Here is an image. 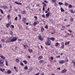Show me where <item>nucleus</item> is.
Wrapping results in <instances>:
<instances>
[{
    "mask_svg": "<svg viewBox=\"0 0 75 75\" xmlns=\"http://www.w3.org/2000/svg\"><path fill=\"white\" fill-rule=\"evenodd\" d=\"M0 11L2 14H4V12L1 9H0Z\"/></svg>",
    "mask_w": 75,
    "mask_h": 75,
    "instance_id": "nucleus-24",
    "label": "nucleus"
},
{
    "mask_svg": "<svg viewBox=\"0 0 75 75\" xmlns=\"http://www.w3.org/2000/svg\"><path fill=\"white\" fill-rule=\"evenodd\" d=\"M14 68L15 69H16V67H14Z\"/></svg>",
    "mask_w": 75,
    "mask_h": 75,
    "instance_id": "nucleus-60",
    "label": "nucleus"
},
{
    "mask_svg": "<svg viewBox=\"0 0 75 75\" xmlns=\"http://www.w3.org/2000/svg\"><path fill=\"white\" fill-rule=\"evenodd\" d=\"M67 45V42H65V45Z\"/></svg>",
    "mask_w": 75,
    "mask_h": 75,
    "instance_id": "nucleus-55",
    "label": "nucleus"
},
{
    "mask_svg": "<svg viewBox=\"0 0 75 75\" xmlns=\"http://www.w3.org/2000/svg\"><path fill=\"white\" fill-rule=\"evenodd\" d=\"M4 62H0V65H1L2 64H3Z\"/></svg>",
    "mask_w": 75,
    "mask_h": 75,
    "instance_id": "nucleus-40",
    "label": "nucleus"
},
{
    "mask_svg": "<svg viewBox=\"0 0 75 75\" xmlns=\"http://www.w3.org/2000/svg\"><path fill=\"white\" fill-rule=\"evenodd\" d=\"M15 20L17 21V17H16L15 18Z\"/></svg>",
    "mask_w": 75,
    "mask_h": 75,
    "instance_id": "nucleus-39",
    "label": "nucleus"
},
{
    "mask_svg": "<svg viewBox=\"0 0 75 75\" xmlns=\"http://www.w3.org/2000/svg\"><path fill=\"white\" fill-rule=\"evenodd\" d=\"M71 13H74V11L72 10H71L70 11Z\"/></svg>",
    "mask_w": 75,
    "mask_h": 75,
    "instance_id": "nucleus-25",
    "label": "nucleus"
},
{
    "mask_svg": "<svg viewBox=\"0 0 75 75\" xmlns=\"http://www.w3.org/2000/svg\"><path fill=\"white\" fill-rule=\"evenodd\" d=\"M42 58V56H40L38 58V60H40Z\"/></svg>",
    "mask_w": 75,
    "mask_h": 75,
    "instance_id": "nucleus-7",
    "label": "nucleus"
},
{
    "mask_svg": "<svg viewBox=\"0 0 75 75\" xmlns=\"http://www.w3.org/2000/svg\"><path fill=\"white\" fill-rule=\"evenodd\" d=\"M50 13L48 12V13L46 14V17L47 18V17H49V16H50Z\"/></svg>",
    "mask_w": 75,
    "mask_h": 75,
    "instance_id": "nucleus-6",
    "label": "nucleus"
},
{
    "mask_svg": "<svg viewBox=\"0 0 75 75\" xmlns=\"http://www.w3.org/2000/svg\"><path fill=\"white\" fill-rule=\"evenodd\" d=\"M24 69H26V70L28 69V67L27 66H25L24 68Z\"/></svg>",
    "mask_w": 75,
    "mask_h": 75,
    "instance_id": "nucleus-20",
    "label": "nucleus"
},
{
    "mask_svg": "<svg viewBox=\"0 0 75 75\" xmlns=\"http://www.w3.org/2000/svg\"><path fill=\"white\" fill-rule=\"evenodd\" d=\"M38 38H39V39L40 40H41V41H42L43 40L42 39V38H41V35H39L38 36Z\"/></svg>",
    "mask_w": 75,
    "mask_h": 75,
    "instance_id": "nucleus-4",
    "label": "nucleus"
},
{
    "mask_svg": "<svg viewBox=\"0 0 75 75\" xmlns=\"http://www.w3.org/2000/svg\"><path fill=\"white\" fill-rule=\"evenodd\" d=\"M30 57H31L30 56H28V58H30Z\"/></svg>",
    "mask_w": 75,
    "mask_h": 75,
    "instance_id": "nucleus-57",
    "label": "nucleus"
},
{
    "mask_svg": "<svg viewBox=\"0 0 75 75\" xmlns=\"http://www.w3.org/2000/svg\"><path fill=\"white\" fill-rule=\"evenodd\" d=\"M68 31H69L70 33H72V31L71 30H68Z\"/></svg>",
    "mask_w": 75,
    "mask_h": 75,
    "instance_id": "nucleus-38",
    "label": "nucleus"
},
{
    "mask_svg": "<svg viewBox=\"0 0 75 75\" xmlns=\"http://www.w3.org/2000/svg\"><path fill=\"white\" fill-rule=\"evenodd\" d=\"M4 8H7V6L6 5H4Z\"/></svg>",
    "mask_w": 75,
    "mask_h": 75,
    "instance_id": "nucleus-33",
    "label": "nucleus"
},
{
    "mask_svg": "<svg viewBox=\"0 0 75 75\" xmlns=\"http://www.w3.org/2000/svg\"><path fill=\"white\" fill-rule=\"evenodd\" d=\"M59 45L58 43L57 42L56 43V45H55V46H58Z\"/></svg>",
    "mask_w": 75,
    "mask_h": 75,
    "instance_id": "nucleus-37",
    "label": "nucleus"
},
{
    "mask_svg": "<svg viewBox=\"0 0 75 75\" xmlns=\"http://www.w3.org/2000/svg\"><path fill=\"white\" fill-rule=\"evenodd\" d=\"M54 33H51V34L52 35V34H54Z\"/></svg>",
    "mask_w": 75,
    "mask_h": 75,
    "instance_id": "nucleus-63",
    "label": "nucleus"
},
{
    "mask_svg": "<svg viewBox=\"0 0 75 75\" xmlns=\"http://www.w3.org/2000/svg\"><path fill=\"white\" fill-rule=\"evenodd\" d=\"M48 11H50V8H47V10Z\"/></svg>",
    "mask_w": 75,
    "mask_h": 75,
    "instance_id": "nucleus-53",
    "label": "nucleus"
},
{
    "mask_svg": "<svg viewBox=\"0 0 75 75\" xmlns=\"http://www.w3.org/2000/svg\"><path fill=\"white\" fill-rule=\"evenodd\" d=\"M70 20L71 22L74 21V19H73V18H70Z\"/></svg>",
    "mask_w": 75,
    "mask_h": 75,
    "instance_id": "nucleus-19",
    "label": "nucleus"
},
{
    "mask_svg": "<svg viewBox=\"0 0 75 75\" xmlns=\"http://www.w3.org/2000/svg\"><path fill=\"white\" fill-rule=\"evenodd\" d=\"M50 58L52 60H53V59H54V57H51Z\"/></svg>",
    "mask_w": 75,
    "mask_h": 75,
    "instance_id": "nucleus-44",
    "label": "nucleus"
},
{
    "mask_svg": "<svg viewBox=\"0 0 75 75\" xmlns=\"http://www.w3.org/2000/svg\"><path fill=\"white\" fill-rule=\"evenodd\" d=\"M68 3L67 2H65V6H68Z\"/></svg>",
    "mask_w": 75,
    "mask_h": 75,
    "instance_id": "nucleus-22",
    "label": "nucleus"
},
{
    "mask_svg": "<svg viewBox=\"0 0 75 75\" xmlns=\"http://www.w3.org/2000/svg\"><path fill=\"white\" fill-rule=\"evenodd\" d=\"M69 26H70V25H68L66 26V27H69Z\"/></svg>",
    "mask_w": 75,
    "mask_h": 75,
    "instance_id": "nucleus-56",
    "label": "nucleus"
},
{
    "mask_svg": "<svg viewBox=\"0 0 75 75\" xmlns=\"http://www.w3.org/2000/svg\"><path fill=\"white\" fill-rule=\"evenodd\" d=\"M41 32H43L44 31V28L42 27H41Z\"/></svg>",
    "mask_w": 75,
    "mask_h": 75,
    "instance_id": "nucleus-8",
    "label": "nucleus"
},
{
    "mask_svg": "<svg viewBox=\"0 0 75 75\" xmlns=\"http://www.w3.org/2000/svg\"><path fill=\"white\" fill-rule=\"evenodd\" d=\"M1 67H4V64H1Z\"/></svg>",
    "mask_w": 75,
    "mask_h": 75,
    "instance_id": "nucleus-54",
    "label": "nucleus"
},
{
    "mask_svg": "<svg viewBox=\"0 0 75 75\" xmlns=\"http://www.w3.org/2000/svg\"><path fill=\"white\" fill-rule=\"evenodd\" d=\"M16 62H18H18H19V59H16Z\"/></svg>",
    "mask_w": 75,
    "mask_h": 75,
    "instance_id": "nucleus-16",
    "label": "nucleus"
},
{
    "mask_svg": "<svg viewBox=\"0 0 75 75\" xmlns=\"http://www.w3.org/2000/svg\"><path fill=\"white\" fill-rule=\"evenodd\" d=\"M26 18H24L22 19V21L23 23H26Z\"/></svg>",
    "mask_w": 75,
    "mask_h": 75,
    "instance_id": "nucleus-3",
    "label": "nucleus"
},
{
    "mask_svg": "<svg viewBox=\"0 0 75 75\" xmlns=\"http://www.w3.org/2000/svg\"><path fill=\"white\" fill-rule=\"evenodd\" d=\"M23 62L25 64H27V62H26V60H23Z\"/></svg>",
    "mask_w": 75,
    "mask_h": 75,
    "instance_id": "nucleus-17",
    "label": "nucleus"
},
{
    "mask_svg": "<svg viewBox=\"0 0 75 75\" xmlns=\"http://www.w3.org/2000/svg\"><path fill=\"white\" fill-rule=\"evenodd\" d=\"M64 21H67V19H64Z\"/></svg>",
    "mask_w": 75,
    "mask_h": 75,
    "instance_id": "nucleus-62",
    "label": "nucleus"
},
{
    "mask_svg": "<svg viewBox=\"0 0 75 75\" xmlns=\"http://www.w3.org/2000/svg\"><path fill=\"white\" fill-rule=\"evenodd\" d=\"M61 10L62 12H64V10L62 8H61Z\"/></svg>",
    "mask_w": 75,
    "mask_h": 75,
    "instance_id": "nucleus-15",
    "label": "nucleus"
},
{
    "mask_svg": "<svg viewBox=\"0 0 75 75\" xmlns=\"http://www.w3.org/2000/svg\"><path fill=\"white\" fill-rule=\"evenodd\" d=\"M23 45V47H26V46L25 45Z\"/></svg>",
    "mask_w": 75,
    "mask_h": 75,
    "instance_id": "nucleus-52",
    "label": "nucleus"
},
{
    "mask_svg": "<svg viewBox=\"0 0 75 75\" xmlns=\"http://www.w3.org/2000/svg\"><path fill=\"white\" fill-rule=\"evenodd\" d=\"M0 57H1V58H2V59H5V57H4V56H0Z\"/></svg>",
    "mask_w": 75,
    "mask_h": 75,
    "instance_id": "nucleus-12",
    "label": "nucleus"
},
{
    "mask_svg": "<svg viewBox=\"0 0 75 75\" xmlns=\"http://www.w3.org/2000/svg\"><path fill=\"white\" fill-rule=\"evenodd\" d=\"M64 48V45H63V46H62V48Z\"/></svg>",
    "mask_w": 75,
    "mask_h": 75,
    "instance_id": "nucleus-45",
    "label": "nucleus"
},
{
    "mask_svg": "<svg viewBox=\"0 0 75 75\" xmlns=\"http://www.w3.org/2000/svg\"><path fill=\"white\" fill-rule=\"evenodd\" d=\"M44 6H47V5L45 4H44Z\"/></svg>",
    "mask_w": 75,
    "mask_h": 75,
    "instance_id": "nucleus-59",
    "label": "nucleus"
},
{
    "mask_svg": "<svg viewBox=\"0 0 75 75\" xmlns=\"http://www.w3.org/2000/svg\"><path fill=\"white\" fill-rule=\"evenodd\" d=\"M69 42H67V44H69Z\"/></svg>",
    "mask_w": 75,
    "mask_h": 75,
    "instance_id": "nucleus-58",
    "label": "nucleus"
},
{
    "mask_svg": "<svg viewBox=\"0 0 75 75\" xmlns=\"http://www.w3.org/2000/svg\"><path fill=\"white\" fill-rule=\"evenodd\" d=\"M37 22H35L34 23L33 25L34 26H35V25H37Z\"/></svg>",
    "mask_w": 75,
    "mask_h": 75,
    "instance_id": "nucleus-13",
    "label": "nucleus"
},
{
    "mask_svg": "<svg viewBox=\"0 0 75 75\" xmlns=\"http://www.w3.org/2000/svg\"><path fill=\"white\" fill-rule=\"evenodd\" d=\"M44 2L45 3H47V1H45V0L44 1Z\"/></svg>",
    "mask_w": 75,
    "mask_h": 75,
    "instance_id": "nucleus-46",
    "label": "nucleus"
},
{
    "mask_svg": "<svg viewBox=\"0 0 75 75\" xmlns=\"http://www.w3.org/2000/svg\"><path fill=\"white\" fill-rule=\"evenodd\" d=\"M6 66H8V61L6 60Z\"/></svg>",
    "mask_w": 75,
    "mask_h": 75,
    "instance_id": "nucleus-21",
    "label": "nucleus"
},
{
    "mask_svg": "<svg viewBox=\"0 0 75 75\" xmlns=\"http://www.w3.org/2000/svg\"><path fill=\"white\" fill-rule=\"evenodd\" d=\"M44 62V60H41L39 61V63L40 64H41V63H42V62Z\"/></svg>",
    "mask_w": 75,
    "mask_h": 75,
    "instance_id": "nucleus-14",
    "label": "nucleus"
},
{
    "mask_svg": "<svg viewBox=\"0 0 75 75\" xmlns=\"http://www.w3.org/2000/svg\"><path fill=\"white\" fill-rule=\"evenodd\" d=\"M73 64H74V66L75 67V62L74 61H72Z\"/></svg>",
    "mask_w": 75,
    "mask_h": 75,
    "instance_id": "nucleus-31",
    "label": "nucleus"
},
{
    "mask_svg": "<svg viewBox=\"0 0 75 75\" xmlns=\"http://www.w3.org/2000/svg\"><path fill=\"white\" fill-rule=\"evenodd\" d=\"M60 57V56L59 55L58 56H56V58H59Z\"/></svg>",
    "mask_w": 75,
    "mask_h": 75,
    "instance_id": "nucleus-43",
    "label": "nucleus"
},
{
    "mask_svg": "<svg viewBox=\"0 0 75 75\" xmlns=\"http://www.w3.org/2000/svg\"><path fill=\"white\" fill-rule=\"evenodd\" d=\"M5 41V40H4V39H2L1 40V42H4Z\"/></svg>",
    "mask_w": 75,
    "mask_h": 75,
    "instance_id": "nucleus-26",
    "label": "nucleus"
},
{
    "mask_svg": "<svg viewBox=\"0 0 75 75\" xmlns=\"http://www.w3.org/2000/svg\"><path fill=\"white\" fill-rule=\"evenodd\" d=\"M42 16L43 18H45V15H42Z\"/></svg>",
    "mask_w": 75,
    "mask_h": 75,
    "instance_id": "nucleus-41",
    "label": "nucleus"
},
{
    "mask_svg": "<svg viewBox=\"0 0 75 75\" xmlns=\"http://www.w3.org/2000/svg\"><path fill=\"white\" fill-rule=\"evenodd\" d=\"M9 26H10V24H9V23H8V24H7L6 26L7 28H8L9 27Z\"/></svg>",
    "mask_w": 75,
    "mask_h": 75,
    "instance_id": "nucleus-18",
    "label": "nucleus"
},
{
    "mask_svg": "<svg viewBox=\"0 0 75 75\" xmlns=\"http://www.w3.org/2000/svg\"><path fill=\"white\" fill-rule=\"evenodd\" d=\"M10 15H8L7 16V18L8 19V20H9V19L10 18Z\"/></svg>",
    "mask_w": 75,
    "mask_h": 75,
    "instance_id": "nucleus-29",
    "label": "nucleus"
},
{
    "mask_svg": "<svg viewBox=\"0 0 75 75\" xmlns=\"http://www.w3.org/2000/svg\"><path fill=\"white\" fill-rule=\"evenodd\" d=\"M59 4V5H63V3H62V2H59L58 3Z\"/></svg>",
    "mask_w": 75,
    "mask_h": 75,
    "instance_id": "nucleus-23",
    "label": "nucleus"
},
{
    "mask_svg": "<svg viewBox=\"0 0 75 75\" xmlns=\"http://www.w3.org/2000/svg\"><path fill=\"white\" fill-rule=\"evenodd\" d=\"M50 22H52V23H53V21H52V20H50Z\"/></svg>",
    "mask_w": 75,
    "mask_h": 75,
    "instance_id": "nucleus-48",
    "label": "nucleus"
},
{
    "mask_svg": "<svg viewBox=\"0 0 75 75\" xmlns=\"http://www.w3.org/2000/svg\"><path fill=\"white\" fill-rule=\"evenodd\" d=\"M34 17L35 18V19H37V16H35Z\"/></svg>",
    "mask_w": 75,
    "mask_h": 75,
    "instance_id": "nucleus-49",
    "label": "nucleus"
},
{
    "mask_svg": "<svg viewBox=\"0 0 75 75\" xmlns=\"http://www.w3.org/2000/svg\"><path fill=\"white\" fill-rule=\"evenodd\" d=\"M1 71V72H3V70H2V69L0 68V69Z\"/></svg>",
    "mask_w": 75,
    "mask_h": 75,
    "instance_id": "nucleus-51",
    "label": "nucleus"
},
{
    "mask_svg": "<svg viewBox=\"0 0 75 75\" xmlns=\"http://www.w3.org/2000/svg\"><path fill=\"white\" fill-rule=\"evenodd\" d=\"M57 70H60V67H59L58 68H57Z\"/></svg>",
    "mask_w": 75,
    "mask_h": 75,
    "instance_id": "nucleus-50",
    "label": "nucleus"
},
{
    "mask_svg": "<svg viewBox=\"0 0 75 75\" xmlns=\"http://www.w3.org/2000/svg\"><path fill=\"white\" fill-rule=\"evenodd\" d=\"M17 40V38H14L11 40L10 42H14V41H16Z\"/></svg>",
    "mask_w": 75,
    "mask_h": 75,
    "instance_id": "nucleus-2",
    "label": "nucleus"
},
{
    "mask_svg": "<svg viewBox=\"0 0 75 75\" xmlns=\"http://www.w3.org/2000/svg\"><path fill=\"white\" fill-rule=\"evenodd\" d=\"M20 65H22L23 66H24V64H23V62H21L20 63Z\"/></svg>",
    "mask_w": 75,
    "mask_h": 75,
    "instance_id": "nucleus-27",
    "label": "nucleus"
},
{
    "mask_svg": "<svg viewBox=\"0 0 75 75\" xmlns=\"http://www.w3.org/2000/svg\"><path fill=\"white\" fill-rule=\"evenodd\" d=\"M12 28H14V25H11Z\"/></svg>",
    "mask_w": 75,
    "mask_h": 75,
    "instance_id": "nucleus-47",
    "label": "nucleus"
},
{
    "mask_svg": "<svg viewBox=\"0 0 75 75\" xmlns=\"http://www.w3.org/2000/svg\"><path fill=\"white\" fill-rule=\"evenodd\" d=\"M26 25H28V23H26Z\"/></svg>",
    "mask_w": 75,
    "mask_h": 75,
    "instance_id": "nucleus-61",
    "label": "nucleus"
},
{
    "mask_svg": "<svg viewBox=\"0 0 75 75\" xmlns=\"http://www.w3.org/2000/svg\"><path fill=\"white\" fill-rule=\"evenodd\" d=\"M45 28H46V29H48V26L46 25L45 27Z\"/></svg>",
    "mask_w": 75,
    "mask_h": 75,
    "instance_id": "nucleus-35",
    "label": "nucleus"
},
{
    "mask_svg": "<svg viewBox=\"0 0 75 75\" xmlns=\"http://www.w3.org/2000/svg\"><path fill=\"white\" fill-rule=\"evenodd\" d=\"M67 72V71L65 69H64L62 71V73H65V72Z\"/></svg>",
    "mask_w": 75,
    "mask_h": 75,
    "instance_id": "nucleus-11",
    "label": "nucleus"
},
{
    "mask_svg": "<svg viewBox=\"0 0 75 75\" xmlns=\"http://www.w3.org/2000/svg\"><path fill=\"white\" fill-rule=\"evenodd\" d=\"M18 16L19 17H21V15H18Z\"/></svg>",
    "mask_w": 75,
    "mask_h": 75,
    "instance_id": "nucleus-64",
    "label": "nucleus"
},
{
    "mask_svg": "<svg viewBox=\"0 0 75 75\" xmlns=\"http://www.w3.org/2000/svg\"><path fill=\"white\" fill-rule=\"evenodd\" d=\"M26 13V12H25V11H23V12H22V14H25V13Z\"/></svg>",
    "mask_w": 75,
    "mask_h": 75,
    "instance_id": "nucleus-34",
    "label": "nucleus"
},
{
    "mask_svg": "<svg viewBox=\"0 0 75 75\" xmlns=\"http://www.w3.org/2000/svg\"><path fill=\"white\" fill-rule=\"evenodd\" d=\"M15 3L16 4H18V5H21V4H21V3L18 2L16 1L15 2Z\"/></svg>",
    "mask_w": 75,
    "mask_h": 75,
    "instance_id": "nucleus-5",
    "label": "nucleus"
},
{
    "mask_svg": "<svg viewBox=\"0 0 75 75\" xmlns=\"http://www.w3.org/2000/svg\"><path fill=\"white\" fill-rule=\"evenodd\" d=\"M32 69H33V68H30L29 69L30 71H32Z\"/></svg>",
    "mask_w": 75,
    "mask_h": 75,
    "instance_id": "nucleus-42",
    "label": "nucleus"
},
{
    "mask_svg": "<svg viewBox=\"0 0 75 75\" xmlns=\"http://www.w3.org/2000/svg\"><path fill=\"white\" fill-rule=\"evenodd\" d=\"M10 34L12 36L13 35V32H11V33H10Z\"/></svg>",
    "mask_w": 75,
    "mask_h": 75,
    "instance_id": "nucleus-28",
    "label": "nucleus"
},
{
    "mask_svg": "<svg viewBox=\"0 0 75 75\" xmlns=\"http://www.w3.org/2000/svg\"><path fill=\"white\" fill-rule=\"evenodd\" d=\"M7 72L8 74H10L11 73V71L9 70L7 71Z\"/></svg>",
    "mask_w": 75,
    "mask_h": 75,
    "instance_id": "nucleus-10",
    "label": "nucleus"
},
{
    "mask_svg": "<svg viewBox=\"0 0 75 75\" xmlns=\"http://www.w3.org/2000/svg\"><path fill=\"white\" fill-rule=\"evenodd\" d=\"M69 8H72V5H69Z\"/></svg>",
    "mask_w": 75,
    "mask_h": 75,
    "instance_id": "nucleus-32",
    "label": "nucleus"
},
{
    "mask_svg": "<svg viewBox=\"0 0 75 75\" xmlns=\"http://www.w3.org/2000/svg\"><path fill=\"white\" fill-rule=\"evenodd\" d=\"M54 41L55 40V38H47V42H45V44L47 45H50V42H51V40Z\"/></svg>",
    "mask_w": 75,
    "mask_h": 75,
    "instance_id": "nucleus-1",
    "label": "nucleus"
},
{
    "mask_svg": "<svg viewBox=\"0 0 75 75\" xmlns=\"http://www.w3.org/2000/svg\"><path fill=\"white\" fill-rule=\"evenodd\" d=\"M60 64H64L65 63V60H62L61 62H59Z\"/></svg>",
    "mask_w": 75,
    "mask_h": 75,
    "instance_id": "nucleus-9",
    "label": "nucleus"
},
{
    "mask_svg": "<svg viewBox=\"0 0 75 75\" xmlns=\"http://www.w3.org/2000/svg\"><path fill=\"white\" fill-rule=\"evenodd\" d=\"M43 11H44V10H45V6H43Z\"/></svg>",
    "mask_w": 75,
    "mask_h": 75,
    "instance_id": "nucleus-30",
    "label": "nucleus"
},
{
    "mask_svg": "<svg viewBox=\"0 0 75 75\" xmlns=\"http://www.w3.org/2000/svg\"><path fill=\"white\" fill-rule=\"evenodd\" d=\"M52 2L55 3L56 2V0H52Z\"/></svg>",
    "mask_w": 75,
    "mask_h": 75,
    "instance_id": "nucleus-36",
    "label": "nucleus"
}]
</instances>
